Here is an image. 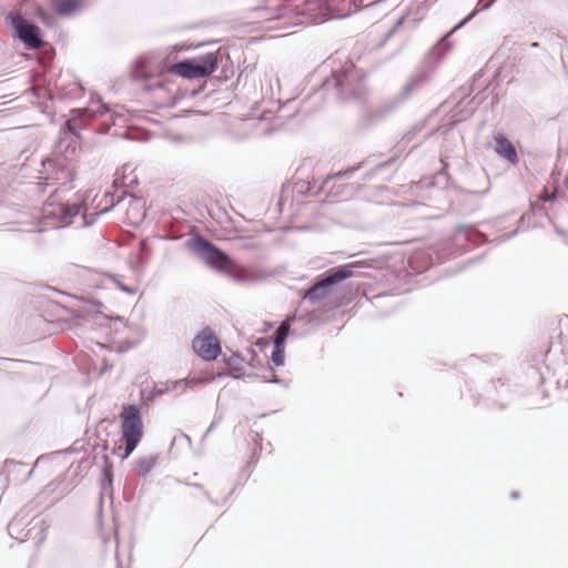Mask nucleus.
<instances>
[{
	"label": "nucleus",
	"mask_w": 568,
	"mask_h": 568,
	"mask_svg": "<svg viewBox=\"0 0 568 568\" xmlns=\"http://www.w3.org/2000/svg\"><path fill=\"white\" fill-rule=\"evenodd\" d=\"M106 199V193L93 194L92 191L78 193L73 201L62 202L58 194L51 195L44 203L42 213L45 220H51L54 226L63 227L73 222V219L82 212L85 225H90L93 219L99 214L105 213L109 206L101 207L102 200Z\"/></svg>",
	"instance_id": "1"
},
{
	"label": "nucleus",
	"mask_w": 568,
	"mask_h": 568,
	"mask_svg": "<svg viewBox=\"0 0 568 568\" xmlns=\"http://www.w3.org/2000/svg\"><path fill=\"white\" fill-rule=\"evenodd\" d=\"M290 325L286 322H283L276 331V336L274 339V344L284 345L285 339L288 335Z\"/></svg>",
	"instance_id": "12"
},
{
	"label": "nucleus",
	"mask_w": 568,
	"mask_h": 568,
	"mask_svg": "<svg viewBox=\"0 0 568 568\" xmlns=\"http://www.w3.org/2000/svg\"><path fill=\"white\" fill-rule=\"evenodd\" d=\"M195 250L204 262L215 270L231 272L235 268L234 262L225 253L204 239L195 241Z\"/></svg>",
	"instance_id": "4"
},
{
	"label": "nucleus",
	"mask_w": 568,
	"mask_h": 568,
	"mask_svg": "<svg viewBox=\"0 0 568 568\" xmlns=\"http://www.w3.org/2000/svg\"><path fill=\"white\" fill-rule=\"evenodd\" d=\"M229 374L233 375L234 377H239V375L235 372H233V371H231Z\"/></svg>",
	"instance_id": "18"
},
{
	"label": "nucleus",
	"mask_w": 568,
	"mask_h": 568,
	"mask_svg": "<svg viewBox=\"0 0 568 568\" xmlns=\"http://www.w3.org/2000/svg\"><path fill=\"white\" fill-rule=\"evenodd\" d=\"M223 374H217V376H222ZM216 375L212 372H204L201 374V376H191L186 379V384L189 386H197V385H204L213 382L215 379Z\"/></svg>",
	"instance_id": "11"
},
{
	"label": "nucleus",
	"mask_w": 568,
	"mask_h": 568,
	"mask_svg": "<svg viewBox=\"0 0 568 568\" xmlns=\"http://www.w3.org/2000/svg\"><path fill=\"white\" fill-rule=\"evenodd\" d=\"M84 0H50L53 11L59 16H71L81 9Z\"/></svg>",
	"instance_id": "9"
},
{
	"label": "nucleus",
	"mask_w": 568,
	"mask_h": 568,
	"mask_svg": "<svg viewBox=\"0 0 568 568\" xmlns=\"http://www.w3.org/2000/svg\"><path fill=\"white\" fill-rule=\"evenodd\" d=\"M540 199H541L542 201H551V200L554 199V194L549 195V194L547 193V190H545V191H544V194H541V195H540Z\"/></svg>",
	"instance_id": "16"
},
{
	"label": "nucleus",
	"mask_w": 568,
	"mask_h": 568,
	"mask_svg": "<svg viewBox=\"0 0 568 568\" xmlns=\"http://www.w3.org/2000/svg\"><path fill=\"white\" fill-rule=\"evenodd\" d=\"M495 151L513 164L518 162L515 146L505 135L500 133L495 135Z\"/></svg>",
	"instance_id": "8"
},
{
	"label": "nucleus",
	"mask_w": 568,
	"mask_h": 568,
	"mask_svg": "<svg viewBox=\"0 0 568 568\" xmlns=\"http://www.w3.org/2000/svg\"><path fill=\"white\" fill-rule=\"evenodd\" d=\"M12 23L18 32L19 38L31 49L41 47V31L36 24L27 22L23 18L17 16Z\"/></svg>",
	"instance_id": "6"
},
{
	"label": "nucleus",
	"mask_w": 568,
	"mask_h": 568,
	"mask_svg": "<svg viewBox=\"0 0 568 568\" xmlns=\"http://www.w3.org/2000/svg\"><path fill=\"white\" fill-rule=\"evenodd\" d=\"M239 361H241V358L239 356H232L231 358H229L227 364L231 365L232 362H239Z\"/></svg>",
	"instance_id": "17"
},
{
	"label": "nucleus",
	"mask_w": 568,
	"mask_h": 568,
	"mask_svg": "<svg viewBox=\"0 0 568 568\" xmlns=\"http://www.w3.org/2000/svg\"><path fill=\"white\" fill-rule=\"evenodd\" d=\"M192 348L204 361H214L221 354V343L211 328H204L192 341Z\"/></svg>",
	"instance_id": "5"
},
{
	"label": "nucleus",
	"mask_w": 568,
	"mask_h": 568,
	"mask_svg": "<svg viewBox=\"0 0 568 568\" xmlns=\"http://www.w3.org/2000/svg\"><path fill=\"white\" fill-rule=\"evenodd\" d=\"M351 267H353V265H346V266L333 270L332 273L327 277L317 282L307 291L306 297H308L310 300L317 298L318 291L351 277L353 274Z\"/></svg>",
	"instance_id": "7"
},
{
	"label": "nucleus",
	"mask_w": 568,
	"mask_h": 568,
	"mask_svg": "<svg viewBox=\"0 0 568 568\" xmlns=\"http://www.w3.org/2000/svg\"><path fill=\"white\" fill-rule=\"evenodd\" d=\"M272 362L276 366H282L284 364V345L274 344V351L272 353Z\"/></svg>",
	"instance_id": "13"
},
{
	"label": "nucleus",
	"mask_w": 568,
	"mask_h": 568,
	"mask_svg": "<svg viewBox=\"0 0 568 568\" xmlns=\"http://www.w3.org/2000/svg\"><path fill=\"white\" fill-rule=\"evenodd\" d=\"M61 174L64 181H71L74 178V172L69 168L62 169Z\"/></svg>",
	"instance_id": "15"
},
{
	"label": "nucleus",
	"mask_w": 568,
	"mask_h": 568,
	"mask_svg": "<svg viewBox=\"0 0 568 568\" xmlns=\"http://www.w3.org/2000/svg\"><path fill=\"white\" fill-rule=\"evenodd\" d=\"M145 217V210L143 204L139 200L130 202L126 212L125 220L131 225H139Z\"/></svg>",
	"instance_id": "10"
},
{
	"label": "nucleus",
	"mask_w": 568,
	"mask_h": 568,
	"mask_svg": "<svg viewBox=\"0 0 568 568\" xmlns=\"http://www.w3.org/2000/svg\"><path fill=\"white\" fill-rule=\"evenodd\" d=\"M219 51L210 52L179 63L171 64L166 71L185 79H201L211 75L219 67Z\"/></svg>",
	"instance_id": "2"
},
{
	"label": "nucleus",
	"mask_w": 568,
	"mask_h": 568,
	"mask_svg": "<svg viewBox=\"0 0 568 568\" xmlns=\"http://www.w3.org/2000/svg\"><path fill=\"white\" fill-rule=\"evenodd\" d=\"M146 68L155 69V70H158L161 74H162V72H163V70H164V68L160 67V63L154 62V61H151V62H149V63H143V64H141V65H140V68H139L138 72H139V74H140V75H142V77H144V78H146V79H148V78H150V75H149V74L146 73V71L144 70V69H146Z\"/></svg>",
	"instance_id": "14"
},
{
	"label": "nucleus",
	"mask_w": 568,
	"mask_h": 568,
	"mask_svg": "<svg viewBox=\"0 0 568 568\" xmlns=\"http://www.w3.org/2000/svg\"><path fill=\"white\" fill-rule=\"evenodd\" d=\"M121 418V435L122 440L125 443V452L122 455V459H125L132 454L142 439L143 423L140 409L135 405L124 406Z\"/></svg>",
	"instance_id": "3"
}]
</instances>
